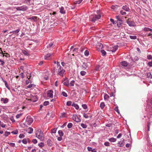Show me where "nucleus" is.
Wrapping results in <instances>:
<instances>
[{
    "label": "nucleus",
    "instance_id": "1",
    "mask_svg": "<svg viewBox=\"0 0 152 152\" xmlns=\"http://www.w3.org/2000/svg\"><path fill=\"white\" fill-rule=\"evenodd\" d=\"M54 72H56L58 75L63 77L65 71L63 68L60 65L58 61L57 68L56 69L54 70Z\"/></svg>",
    "mask_w": 152,
    "mask_h": 152
},
{
    "label": "nucleus",
    "instance_id": "2",
    "mask_svg": "<svg viewBox=\"0 0 152 152\" xmlns=\"http://www.w3.org/2000/svg\"><path fill=\"white\" fill-rule=\"evenodd\" d=\"M36 137L41 141H42L44 139L43 134L40 129H38L36 131Z\"/></svg>",
    "mask_w": 152,
    "mask_h": 152
},
{
    "label": "nucleus",
    "instance_id": "3",
    "mask_svg": "<svg viewBox=\"0 0 152 152\" xmlns=\"http://www.w3.org/2000/svg\"><path fill=\"white\" fill-rule=\"evenodd\" d=\"M96 14H94L92 18H91V21L93 22H95L96 21L100 19L101 18V15L100 12L98 10L96 12Z\"/></svg>",
    "mask_w": 152,
    "mask_h": 152
},
{
    "label": "nucleus",
    "instance_id": "4",
    "mask_svg": "<svg viewBox=\"0 0 152 152\" xmlns=\"http://www.w3.org/2000/svg\"><path fill=\"white\" fill-rule=\"evenodd\" d=\"M27 9V7L26 6H23L20 7H18L16 8L17 10H21L25 11Z\"/></svg>",
    "mask_w": 152,
    "mask_h": 152
},
{
    "label": "nucleus",
    "instance_id": "5",
    "mask_svg": "<svg viewBox=\"0 0 152 152\" xmlns=\"http://www.w3.org/2000/svg\"><path fill=\"white\" fill-rule=\"evenodd\" d=\"M62 83L64 85L67 87H68L69 85V80L67 78L64 79L62 81Z\"/></svg>",
    "mask_w": 152,
    "mask_h": 152
},
{
    "label": "nucleus",
    "instance_id": "6",
    "mask_svg": "<svg viewBox=\"0 0 152 152\" xmlns=\"http://www.w3.org/2000/svg\"><path fill=\"white\" fill-rule=\"evenodd\" d=\"M26 121L27 124L29 125L33 122V119L30 117V116H28L27 117Z\"/></svg>",
    "mask_w": 152,
    "mask_h": 152
},
{
    "label": "nucleus",
    "instance_id": "7",
    "mask_svg": "<svg viewBox=\"0 0 152 152\" xmlns=\"http://www.w3.org/2000/svg\"><path fill=\"white\" fill-rule=\"evenodd\" d=\"M31 74H29V76L28 75L27 78H28V80H27L26 81V84H28L29 83H30L32 82V78H31Z\"/></svg>",
    "mask_w": 152,
    "mask_h": 152
},
{
    "label": "nucleus",
    "instance_id": "8",
    "mask_svg": "<svg viewBox=\"0 0 152 152\" xmlns=\"http://www.w3.org/2000/svg\"><path fill=\"white\" fill-rule=\"evenodd\" d=\"M118 48V45H115L111 47L110 48V51H111L113 52H115L117 49Z\"/></svg>",
    "mask_w": 152,
    "mask_h": 152
},
{
    "label": "nucleus",
    "instance_id": "9",
    "mask_svg": "<svg viewBox=\"0 0 152 152\" xmlns=\"http://www.w3.org/2000/svg\"><path fill=\"white\" fill-rule=\"evenodd\" d=\"M73 119L75 121L78 122L80 121L81 120L79 119L78 116L76 115H74L72 116Z\"/></svg>",
    "mask_w": 152,
    "mask_h": 152
},
{
    "label": "nucleus",
    "instance_id": "10",
    "mask_svg": "<svg viewBox=\"0 0 152 152\" xmlns=\"http://www.w3.org/2000/svg\"><path fill=\"white\" fill-rule=\"evenodd\" d=\"M126 23L130 26H136L135 23L133 21H129V20H128L126 21Z\"/></svg>",
    "mask_w": 152,
    "mask_h": 152
},
{
    "label": "nucleus",
    "instance_id": "11",
    "mask_svg": "<svg viewBox=\"0 0 152 152\" xmlns=\"http://www.w3.org/2000/svg\"><path fill=\"white\" fill-rule=\"evenodd\" d=\"M52 55H53V53H50L46 54L45 56V59L47 60L50 59Z\"/></svg>",
    "mask_w": 152,
    "mask_h": 152
},
{
    "label": "nucleus",
    "instance_id": "12",
    "mask_svg": "<svg viewBox=\"0 0 152 152\" xmlns=\"http://www.w3.org/2000/svg\"><path fill=\"white\" fill-rule=\"evenodd\" d=\"M83 116L84 117L86 118H91L92 115L90 113H84Z\"/></svg>",
    "mask_w": 152,
    "mask_h": 152
},
{
    "label": "nucleus",
    "instance_id": "13",
    "mask_svg": "<svg viewBox=\"0 0 152 152\" xmlns=\"http://www.w3.org/2000/svg\"><path fill=\"white\" fill-rule=\"evenodd\" d=\"M53 92L51 90L48 91L47 92L48 96L50 97H53Z\"/></svg>",
    "mask_w": 152,
    "mask_h": 152
},
{
    "label": "nucleus",
    "instance_id": "14",
    "mask_svg": "<svg viewBox=\"0 0 152 152\" xmlns=\"http://www.w3.org/2000/svg\"><path fill=\"white\" fill-rule=\"evenodd\" d=\"M28 142H30V140L28 138H24L22 140L23 143L24 144H27Z\"/></svg>",
    "mask_w": 152,
    "mask_h": 152
},
{
    "label": "nucleus",
    "instance_id": "15",
    "mask_svg": "<svg viewBox=\"0 0 152 152\" xmlns=\"http://www.w3.org/2000/svg\"><path fill=\"white\" fill-rule=\"evenodd\" d=\"M47 143L48 145L50 146H52L53 145V142L50 139H49L47 140Z\"/></svg>",
    "mask_w": 152,
    "mask_h": 152
},
{
    "label": "nucleus",
    "instance_id": "16",
    "mask_svg": "<svg viewBox=\"0 0 152 152\" xmlns=\"http://www.w3.org/2000/svg\"><path fill=\"white\" fill-rule=\"evenodd\" d=\"M121 64L122 66H126L128 65V63L126 61H123L121 63Z\"/></svg>",
    "mask_w": 152,
    "mask_h": 152
},
{
    "label": "nucleus",
    "instance_id": "17",
    "mask_svg": "<svg viewBox=\"0 0 152 152\" xmlns=\"http://www.w3.org/2000/svg\"><path fill=\"white\" fill-rule=\"evenodd\" d=\"M122 9L126 11H130V9L129 7L126 5L123 6L122 7Z\"/></svg>",
    "mask_w": 152,
    "mask_h": 152
},
{
    "label": "nucleus",
    "instance_id": "18",
    "mask_svg": "<svg viewBox=\"0 0 152 152\" xmlns=\"http://www.w3.org/2000/svg\"><path fill=\"white\" fill-rule=\"evenodd\" d=\"M53 45V43L52 42H51L48 44V45L47 46V48H49L50 50H52V47Z\"/></svg>",
    "mask_w": 152,
    "mask_h": 152
},
{
    "label": "nucleus",
    "instance_id": "19",
    "mask_svg": "<svg viewBox=\"0 0 152 152\" xmlns=\"http://www.w3.org/2000/svg\"><path fill=\"white\" fill-rule=\"evenodd\" d=\"M88 66L86 63H84L82 65V67L83 69H85L87 68Z\"/></svg>",
    "mask_w": 152,
    "mask_h": 152
},
{
    "label": "nucleus",
    "instance_id": "20",
    "mask_svg": "<svg viewBox=\"0 0 152 152\" xmlns=\"http://www.w3.org/2000/svg\"><path fill=\"white\" fill-rule=\"evenodd\" d=\"M33 129L31 127H29L28 129V132L29 134H31L33 132Z\"/></svg>",
    "mask_w": 152,
    "mask_h": 152
},
{
    "label": "nucleus",
    "instance_id": "21",
    "mask_svg": "<svg viewBox=\"0 0 152 152\" xmlns=\"http://www.w3.org/2000/svg\"><path fill=\"white\" fill-rule=\"evenodd\" d=\"M88 150L89 151H91L92 152H96V151L95 149H93L92 148L90 147H89L87 148Z\"/></svg>",
    "mask_w": 152,
    "mask_h": 152
},
{
    "label": "nucleus",
    "instance_id": "22",
    "mask_svg": "<svg viewBox=\"0 0 152 152\" xmlns=\"http://www.w3.org/2000/svg\"><path fill=\"white\" fill-rule=\"evenodd\" d=\"M60 12L62 14H64L65 13V11L64 10V8L63 7H61Z\"/></svg>",
    "mask_w": 152,
    "mask_h": 152
},
{
    "label": "nucleus",
    "instance_id": "23",
    "mask_svg": "<svg viewBox=\"0 0 152 152\" xmlns=\"http://www.w3.org/2000/svg\"><path fill=\"white\" fill-rule=\"evenodd\" d=\"M109 140L111 142H114L116 141V139L115 138H110Z\"/></svg>",
    "mask_w": 152,
    "mask_h": 152
},
{
    "label": "nucleus",
    "instance_id": "24",
    "mask_svg": "<svg viewBox=\"0 0 152 152\" xmlns=\"http://www.w3.org/2000/svg\"><path fill=\"white\" fill-rule=\"evenodd\" d=\"M20 31V28H18V29H17V30H16L14 31H12L10 32V33H13L14 34L17 33H18Z\"/></svg>",
    "mask_w": 152,
    "mask_h": 152
},
{
    "label": "nucleus",
    "instance_id": "25",
    "mask_svg": "<svg viewBox=\"0 0 152 152\" xmlns=\"http://www.w3.org/2000/svg\"><path fill=\"white\" fill-rule=\"evenodd\" d=\"M105 106V104L104 102H101L100 104V107L102 109H103Z\"/></svg>",
    "mask_w": 152,
    "mask_h": 152
},
{
    "label": "nucleus",
    "instance_id": "26",
    "mask_svg": "<svg viewBox=\"0 0 152 152\" xmlns=\"http://www.w3.org/2000/svg\"><path fill=\"white\" fill-rule=\"evenodd\" d=\"M58 133L59 136L61 137H62V136H63V135L64 134V133L61 130H59L58 131Z\"/></svg>",
    "mask_w": 152,
    "mask_h": 152
},
{
    "label": "nucleus",
    "instance_id": "27",
    "mask_svg": "<svg viewBox=\"0 0 152 152\" xmlns=\"http://www.w3.org/2000/svg\"><path fill=\"white\" fill-rule=\"evenodd\" d=\"M72 106L74 107L77 110H78L79 108V107L78 104H73Z\"/></svg>",
    "mask_w": 152,
    "mask_h": 152
},
{
    "label": "nucleus",
    "instance_id": "28",
    "mask_svg": "<svg viewBox=\"0 0 152 152\" xmlns=\"http://www.w3.org/2000/svg\"><path fill=\"white\" fill-rule=\"evenodd\" d=\"M147 77L151 79L152 78V76L150 72H148L147 73Z\"/></svg>",
    "mask_w": 152,
    "mask_h": 152
},
{
    "label": "nucleus",
    "instance_id": "29",
    "mask_svg": "<svg viewBox=\"0 0 152 152\" xmlns=\"http://www.w3.org/2000/svg\"><path fill=\"white\" fill-rule=\"evenodd\" d=\"M3 80L4 82L5 85L6 87L9 89H10V88L8 86V85L7 83V82L5 80H4L3 79H2Z\"/></svg>",
    "mask_w": 152,
    "mask_h": 152
},
{
    "label": "nucleus",
    "instance_id": "30",
    "mask_svg": "<svg viewBox=\"0 0 152 152\" xmlns=\"http://www.w3.org/2000/svg\"><path fill=\"white\" fill-rule=\"evenodd\" d=\"M10 134V132H8L7 131H6L5 132L4 134V135L7 137Z\"/></svg>",
    "mask_w": 152,
    "mask_h": 152
},
{
    "label": "nucleus",
    "instance_id": "31",
    "mask_svg": "<svg viewBox=\"0 0 152 152\" xmlns=\"http://www.w3.org/2000/svg\"><path fill=\"white\" fill-rule=\"evenodd\" d=\"M80 74L81 75L84 76L86 74V72L85 71H82L80 72Z\"/></svg>",
    "mask_w": 152,
    "mask_h": 152
},
{
    "label": "nucleus",
    "instance_id": "32",
    "mask_svg": "<svg viewBox=\"0 0 152 152\" xmlns=\"http://www.w3.org/2000/svg\"><path fill=\"white\" fill-rule=\"evenodd\" d=\"M23 53L26 56H28L29 55V53L26 50L23 51Z\"/></svg>",
    "mask_w": 152,
    "mask_h": 152
},
{
    "label": "nucleus",
    "instance_id": "33",
    "mask_svg": "<svg viewBox=\"0 0 152 152\" xmlns=\"http://www.w3.org/2000/svg\"><path fill=\"white\" fill-rule=\"evenodd\" d=\"M101 53L103 56H105L106 53V52L104 50H101Z\"/></svg>",
    "mask_w": 152,
    "mask_h": 152
},
{
    "label": "nucleus",
    "instance_id": "34",
    "mask_svg": "<svg viewBox=\"0 0 152 152\" xmlns=\"http://www.w3.org/2000/svg\"><path fill=\"white\" fill-rule=\"evenodd\" d=\"M18 130H15L12 132V133L14 134H17L18 133Z\"/></svg>",
    "mask_w": 152,
    "mask_h": 152
},
{
    "label": "nucleus",
    "instance_id": "35",
    "mask_svg": "<svg viewBox=\"0 0 152 152\" xmlns=\"http://www.w3.org/2000/svg\"><path fill=\"white\" fill-rule=\"evenodd\" d=\"M81 126L83 128H86L87 127V126L86 124H81Z\"/></svg>",
    "mask_w": 152,
    "mask_h": 152
},
{
    "label": "nucleus",
    "instance_id": "36",
    "mask_svg": "<svg viewBox=\"0 0 152 152\" xmlns=\"http://www.w3.org/2000/svg\"><path fill=\"white\" fill-rule=\"evenodd\" d=\"M109 98V96L107 94H105L104 96V99H108Z\"/></svg>",
    "mask_w": 152,
    "mask_h": 152
},
{
    "label": "nucleus",
    "instance_id": "37",
    "mask_svg": "<svg viewBox=\"0 0 152 152\" xmlns=\"http://www.w3.org/2000/svg\"><path fill=\"white\" fill-rule=\"evenodd\" d=\"M37 16H32L30 18V19L35 20H37Z\"/></svg>",
    "mask_w": 152,
    "mask_h": 152
},
{
    "label": "nucleus",
    "instance_id": "38",
    "mask_svg": "<svg viewBox=\"0 0 152 152\" xmlns=\"http://www.w3.org/2000/svg\"><path fill=\"white\" fill-rule=\"evenodd\" d=\"M72 123H69L67 125V127L69 128H72Z\"/></svg>",
    "mask_w": 152,
    "mask_h": 152
},
{
    "label": "nucleus",
    "instance_id": "39",
    "mask_svg": "<svg viewBox=\"0 0 152 152\" xmlns=\"http://www.w3.org/2000/svg\"><path fill=\"white\" fill-rule=\"evenodd\" d=\"M115 17L116 19H117L118 22L119 21V22H122V20L120 19V18L119 16H117Z\"/></svg>",
    "mask_w": 152,
    "mask_h": 152
},
{
    "label": "nucleus",
    "instance_id": "40",
    "mask_svg": "<svg viewBox=\"0 0 152 152\" xmlns=\"http://www.w3.org/2000/svg\"><path fill=\"white\" fill-rule=\"evenodd\" d=\"M22 115V114L20 113V114H17L16 116V118L18 119Z\"/></svg>",
    "mask_w": 152,
    "mask_h": 152
},
{
    "label": "nucleus",
    "instance_id": "41",
    "mask_svg": "<svg viewBox=\"0 0 152 152\" xmlns=\"http://www.w3.org/2000/svg\"><path fill=\"white\" fill-rule=\"evenodd\" d=\"M24 1L26 2V3L27 4L29 5H30V0H25Z\"/></svg>",
    "mask_w": 152,
    "mask_h": 152
},
{
    "label": "nucleus",
    "instance_id": "42",
    "mask_svg": "<svg viewBox=\"0 0 152 152\" xmlns=\"http://www.w3.org/2000/svg\"><path fill=\"white\" fill-rule=\"evenodd\" d=\"M39 146L41 148H42L44 146V144L43 142H41L38 144Z\"/></svg>",
    "mask_w": 152,
    "mask_h": 152
},
{
    "label": "nucleus",
    "instance_id": "43",
    "mask_svg": "<svg viewBox=\"0 0 152 152\" xmlns=\"http://www.w3.org/2000/svg\"><path fill=\"white\" fill-rule=\"evenodd\" d=\"M89 52L87 50H86L84 52V54L86 56H88L89 55Z\"/></svg>",
    "mask_w": 152,
    "mask_h": 152
},
{
    "label": "nucleus",
    "instance_id": "44",
    "mask_svg": "<svg viewBox=\"0 0 152 152\" xmlns=\"http://www.w3.org/2000/svg\"><path fill=\"white\" fill-rule=\"evenodd\" d=\"M33 98H35V99L34 100L33 99V98H31V99H29L28 100H31V101H32L33 102H36L37 100V98L35 96L34 97H33Z\"/></svg>",
    "mask_w": 152,
    "mask_h": 152
},
{
    "label": "nucleus",
    "instance_id": "45",
    "mask_svg": "<svg viewBox=\"0 0 152 152\" xmlns=\"http://www.w3.org/2000/svg\"><path fill=\"white\" fill-rule=\"evenodd\" d=\"M62 94L63 96L65 97H67V94L64 91H63L62 92Z\"/></svg>",
    "mask_w": 152,
    "mask_h": 152
},
{
    "label": "nucleus",
    "instance_id": "46",
    "mask_svg": "<svg viewBox=\"0 0 152 152\" xmlns=\"http://www.w3.org/2000/svg\"><path fill=\"white\" fill-rule=\"evenodd\" d=\"M25 137V135L23 134H20L19 135V137L20 138H24Z\"/></svg>",
    "mask_w": 152,
    "mask_h": 152
},
{
    "label": "nucleus",
    "instance_id": "47",
    "mask_svg": "<svg viewBox=\"0 0 152 152\" xmlns=\"http://www.w3.org/2000/svg\"><path fill=\"white\" fill-rule=\"evenodd\" d=\"M147 58L148 59H152V56L151 55H148L147 56Z\"/></svg>",
    "mask_w": 152,
    "mask_h": 152
},
{
    "label": "nucleus",
    "instance_id": "48",
    "mask_svg": "<svg viewBox=\"0 0 152 152\" xmlns=\"http://www.w3.org/2000/svg\"><path fill=\"white\" fill-rule=\"evenodd\" d=\"M104 145L107 146H110V143L108 142H106L104 143Z\"/></svg>",
    "mask_w": 152,
    "mask_h": 152
},
{
    "label": "nucleus",
    "instance_id": "49",
    "mask_svg": "<svg viewBox=\"0 0 152 152\" xmlns=\"http://www.w3.org/2000/svg\"><path fill=\"white\" fill-rule=\"evenodd\" d=\"M130 37L131 39H136L137 38L136 36H130Z\"/></svg>",
    "mask_w": 152,
    "mask_h": 152
},
{
    "label": "nucleus",
    "instance_id": "50",
    "mask_svg": "<svg viewBox=\"0 0 152 152\" xmlns=\"http://www.w3.org/2000/svg\"><path fill=\"white\" fill-rule=\"evenodd\" d=\"M75 83V81L74 80H72L70 83V85L71 86H73Z\"/></svg>",
    "mask_w": 152,
    "mask_h": 152
},
{
    "label": "nucleus",
    "instance_id": "51",
    "mask_svg": "<svg viewBox=\"0 0 152 152\" xmlns=\"http://www.w3.org/2000/svg\"><path fill=\"white\" fill-rule=\"evenodd\" d=\"M82 107L84 109H86L87 108V106L86 104H83L82 105Z\"/></svg>",
    "mask_w": 152,
    "mask_h": 152
},
{
    "label": "nucleus",
    "instance_id": "52",
    "mask_svg": "<svg viewBox=\"0 0 152 152\" xmlns=\"http://www.w3.org/2000/svg\"><path fill=\"white\" fill-rule=\"evenodd\" d=\"M72 104V102L70 101H68L66 103V105L67 106H70Z\"/></svg>",
    "mask_w": 152,
    "mask_h": 152
},
{
    "label": "nucleus",
    "instance_id": "53",
    "mask_svg": "<svg viewBox=\"0 0 152 152\" xmlns=\"http://www.w3.org/2000/svg\"><path fill=\"white\" fill-rule=\"evenodd\" d=\"M56 129H53L51 130L52 133H55L56 132Z\"/></svg>",
    "mask_w": 152,
    "mask_h": 152
},
{
    "label": "nucleus",
    "instance_id": "54",
    "mask_svg": "<svg viewBox=\"0 0 152 152\" xmlns=\"http://www.w3.org/2000/svg\"><path fill=\"white\" fill-rule=\"evenodd\" d=\"M8 100L7 99V98L4 99L3 103H6L8 102Z\"/></svg>",
    "mask_w": 152,
    "mask_h": 152
},
{
    "label": "nucleus",
    "instance_id": "55",
    "mask_svg": "<svg viewBox=\"0 0 152 152\" xmlns=\"http://www.w3.org/2000/svg\"><path fill=\"white\" fill-rule=\"evenodd\" d=\"M49 102L48 101H45L44 102L43 104L45 106H47L49 104Z\"/></svg>",
    "mask_w": 152,
    "mask_h": 152
},
{
    "label": "nucleus",
    "instance_id": "56",
    "mask_svg": "<svg viewBox=\"0 0 152 152\" xmlns=\"http://www.w3.org/2000/svg\"><path fill=\"white\" fill-rule=\"evenodd\" d=\"M98 46H99V47L101 48H102L103 47V45L101 43H98V45H97V47Z\"/></svg>",
    "mask_w": 152,
    "mask_h": 152
},
{
    "label": "nucleus",
    "instance_id": "57",
    "mask_svg": "<svg viewBox=\"0 0 152 152\" xmlns=\"http://www.w3.org/2000/svg\"><path fill=\"white\" fill-rule=\"evenodd\" d=\"M114 110L117 112L118 113H119V110L118 107H116L114 109Z\"/></svg>",
    "mask_w": 152,
    "mask_h": 152
},
{
    "label": "nucleus",
    "instance_id": "58",
    "mask_svg": "<svg viewBox=\"0 0 152 152\" xmlns=\"http://www.w3.org/2000/svg\"><path fill=\"white\" fill-rule=\"evenodd\" d=\"M143 30L145 31H149V28L145 27L144 28Z\"/></svg>",
    "mask_w": 152,
    "mask_h": 152
},
{
    "label": "nucleus",
    "instance_id": "59",
    "mask_svg": "<svg viewBox=\"0 0 152 152\" xmlns=\"http://www.w3.org/2000/svg\"><path fill=\"white\" fill-rule=\"evenodd\" d=\"M120 13L122 15H125L126 14V13L125 12H123L122 10L120 11Z\"/></svg>",
    "mask_w": 152,
    "mask_h": 152
},
{
    "label": "nucleus",
    "instance_id": "60",
    "mask_svg": "<svg viewBox=\"0 0 152 152\" xmlns=\"http://www.w3.org/2000/svg\"><path fill=\"white\" fill-rule=\"evenodd\" d=\"M10 119L12 122H15V121L14 119V118L13 117H12L10 118Z\"/></svg>",
    "mask_w": 152,
    "mask_h": 152
},
{
    "label": "nucleus",
    "instance_id": "61",
    "mask_svg": "<svg viewBox=\"0 0 152 152\" xmlns=\"http://www.w3.org/2000/svg\"><path fill=\"white\" fill-rule=\"evenodd\" d=\"M0 62H1L0 64L2 65L4 64V62L1 59H0Z\"/></svg>",
    "mask_w": 152,
    "mask_h": 152
},
{
    "label": "nucleus",
    "instance_id": "62",
    "mask_svg": "<svg viewBox=\"0 0 152 152\" xmlns=\"http://www.w3.org/2000/svg\"><path fill=\"white\" fill-rule=\"evenodd\" d=\"M9 144L12 147H14L15 145V144L14 143H10Z\"/></svg>",
    "mask_w": 152,
    "mask_h": 152
},
{
    "label": "nucleus",
    "instance_id": "63",
    "mask_svg": "<svg viewBox=\"0 0 152 152\" xmlns=\"http://www.w3.org/2000/svg\"><path fill=\"white\" fill-rule=\"evenodd\" d=\"M34 84H29L27 86L28 88H31L32 87V86H33Z\"/></svg>",
    "mask_w": 152,
    "mask_h": 152
},
{
    "label": "nucleus",
    "instance_id": "64",
    "mask_svg": "<svg viewBox=\"0 0 152 152\" xmlns=\"http://www.w3.org/2000/svg\"><path fill=\"white\" fill-rule=\"evenodd\" d=\"M148 64L149 66L150 67L152 66V63L151 62H149L148 63Z\"/></svg>",
    "mask_w": 152,
    "mask_h": 152
}]
</instances>
